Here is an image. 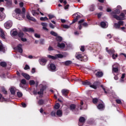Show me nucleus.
Masks as SVG:
<instances>
[{
	"label": "nucleus",
	"mask_w": 126,
	"mask_h": 126,
	"mask_svg": "<svg viewBox=\"0 0 126 126\" xmlns=\"http://www.w3.org/2000/svg\"><path fill=\"white\" fill-rule=\"evenodd\" d=\"M13 17L16 18L18 20H22L23 18H25V15H23L21 10L20 8H16L15 9L14 12L12 14Z\"/></svg>",
	"instance_id": "f257e3e1"
},
{
	"label": "nucleus",
	"mask_w": 126,
	"mask_h": 126,
	"mask_svg": "<svg viewBox=\"0 0 126 126\" xmlns=\"http://www.w3.org/2000/svg\"><path fill=\"white\" fill-rule=\"evenodd\" d=\"M77 81L81 82L83 85H89V86H90V87L91 88L97 89V83H94L93 85H91V83L87 80L82 81H81V79H78Z\"/></svg>",
	"instance_id": "f03ea898"
},
{
	"label": "nucleus",
	"mask_w": 126,
	"mask_h": 126,
	"mask_svg": "<svg viewBox=\"0 0 126 126\" xmlns=\"http://www.w3.org/2000/svg\"><path fill=\"white\" fill-rule=\"evenodd\" d=\"M123 11L124 13L122 12L120 16L117 15H114V13H112V15L113 16L114 18H115L117 20H125V17H126V10H124Z\"/></svg>",
	"instance_id": "7ed1b4c3"
},
{
	"label": "nucleus",
	"mask_w": 126,
	"mask_h": 126,
	"mask_svg": "<svg viewBox=\"0 0 126 126\" xmlns=\"http://www.w3.org/2000/svg\"><path fill=\"white\" fill-rule=\"evenodd\" d=\"M106 51L109 54V55H112L113 60H116V59L118 58V54H115V50L113 49L109 50V48L106 47Z\"/></svg>",
	"instance_id": "20e7f679"
},
{
	"label": "nucleus",
	"mask_w": 126,
	"mask_h": 126,
	"mask_svg": "<svg viewBox=\"0 0 126 126\" xmlns=\"http://www.w3.org/2000/svg\"><path fill=\"white\" fill-rule=\"evenodd\" d=\"M74 16V20L72 21V23H75V22H76L78 19H80V18H81V16H80V13L77 12L76 13H75L73 15Z\"/></svg>",
	"instance_id": "39448f33"
},
{
	"label": "nucleus",
	"mask_w": 126,
	"mask_h": 126,
	"mask_svg": "<svg viewBox=\"0 0 126 126\" xmlns=\"http://www.w3.org/2000/svg\"><path fill=\"white\" fill-rule=\"evenodd\" d=\"M4 26L6 29H9L12 26V21L9 20L4 24Z\"/></svg>",
	"instance_id": "423d86ee"
},
{
	"label": "nucleus",
	"mask_w": 126,
	"mask_h": 126,
	"mask_svg": "<svg viewBox=\"0 0 126 126\" xmlns=\"http://www.w3.org/2000/svg\"><path fill=\"white\" fill-rule=\"evenodd\" d=\"M14 50H16V51H17V52H19L20 54H22L23 52V50L22 49V44H18L17 47L14 48Z\"/></svg>",
	"instance_id": "0eeeda50"
},
{
	"label": "nucleus",
	"mask_w": 126,
	"mask_h": 126,
	"mask_svg": "<svg viewBox=\"0 0 126 126\" xmlns=\"http://www.w3.org/2000/svg\"><path fill=\"white\" fill-rule=\"evenodd\" d=\"M121 9H122V7L120 5L117 6V9H115L114 12H112V13H114V15H117L116 14H120L121 13Z\"/></svg>",
	"instance_id": "6e6552de"
},
{
	"label": "nucleus",
	"mask_w": 126,
	"mask_h": 126,
	"mask_svg": "<svg viewBox=\"0 0 126 126\" xmlns=\"http://www.w3.org/2000/svg\"><path fill=\"white\" fill-rule=\"evenodd\" d=\"M56 65H55V64L54 63H51L48 67V69L49 70H50V71H56Z\"/></svg>",
	"instance_id": "1a4fd4ad"
},
{
	"label": "nucleus",
	"mask_w": 126,
	"mask_h": 126,
	"mask_svg": "<svg viewBox=\"0 0 126 126\" xmlns=\"http://www.w3.org/2000/svg\"><path fill=\"white\" fill-rule=\"evenodd\" d=\"M85 123V118L83 117H81L79 120L78 126H83V124Z\"/></svg>",
	"instance_id": "9d476101"
},
{
	"label": "nucleus",
	"mask_w": 126,
	"mask_h": 126,
	"mask_svg": "<svg viewBox=\"0 0 126 126\" xmlns=\"http://www.w3.org/2000/svg\"><path fill=\"white\" fill-rule=\"evenodd\" d=\"M39 63L41 65H45L46 63H47V59L45 58L39 59Z\"/></svg>",
	"instance_id": "9b49d317"
},
{
	"label": "nucleus",
	"mask_w": 126,
	"mask_h": 126,
	"mask_svg": "<svg viewBox=\"0 0 126 126\" xmlns=\"http://www.w3.org/2000/svg\"><path fill=\"white\" fill-rule=\"evenodd\" d=\"M94 73L97 77H102L103 76V72L98 70H94Z\"/></svg>",
	"instance_id": "f8f14e48"
},
{
	"label": "nucleus",
	"mask_w": 126,
	"mask_h": 126,
	"mask_svg": "<svg viewBox=\"0 0 126 126\" xmlns=\"http://www.w3.org/2000/svg\"><path fill=\"white\" fill-rule=\"evenodd\" d=\"M83 54L81 53V52H77L76 54V58L77 59V60H81L82 59L83 57Z\"/></svg>",
	"instance_id": "ddd939ff"
},
{
	"label": "nucleus",
	"mask_w": 126,
	"mask_h": 126,
	"mask_svg": "<svg viewBox=\"0 0 126 126\" xmlns=\"http://www.w3.org/2000/svg\"><path fill=\"white\" fill-rule=\"evenodd\" d=\"M113 72H118L119 69H118V64H115L112 66Z\"/></svg>",
	"instance_id": "4468645a"
},
{
	"label": "nucleus",
	"mask_w": 126,
	"mask_h": 126,
	"mask_svg": "<svg viewBox=\"0 0 126 126\" xmlns=\"http://www.w3.org/2000/svg\"><path fill=\"white\" fill-rule=\"evenodd\" d=\"M41 25L43 26L42 29H43V30H45V31H49V30L47 28V27H48V23H41Z\"/></svg>",
	"instance_id": "2eb2a0df"
},
{
	"label": "nucleus",
	"mask_w": 126,
	"mask_h": 126,
	"mask_svg": "<svg viewBox=\"0 0 126 126\" xmlns=\"http://www.w3.org/2000/svg\"><path fill=\"white\" fill-rule=\"evenodd\" d=\"M67 55H68L67 53H64L63 55L59 54H57V55H56L55 56L56 57V59L57 58H60V59H62V58H63V57H66V56H67Z\"/></svg>",
	"instance_id": "dca6fc26"
},
{
	"label": "nucleus",
	"mask_w": 126,
	"mask_h": 126,
	"mask_svg": "<svg viewBox=\"0 0 126 126\" xmlns=\"http://www.w3.org/2000/svg\"><path fill=\"white\" fill-rule=\"evenodd\" d=\"M22 30L24 32H34V30L32 28H25Z\"/></svg>",
	"instance_id": "f3484780"
},
{
	"label": "nucleus",
	"mask_w": 126,
	"mask_h": 126,
	"mask_svg": "<svg viewBox=\"0 0 126 126\" xmlns=\"http://www.w3.org/2000/svg\"><path fill=\"white\" fill-rule=\"evenodd\" d=\"M26 17L29 20H31L32 21L36 22V19L31 16H30V14L29 13H27L26 15Z\"/></svg>",
	"instance_id": "a211bd4d"
},
{
	"label": "nucleus",
	"mask_w": 126,
	"mask_h": 126,
	"mask_svg": "<svg viewBox=\"0 0 126 126\" xmlns=\"http://www.w3.org/2000/svg\"><path fill=\"white\" fill-rule=\"evenodd\" d=\"M100 26H101L102 28H107V27H108V23L105 22H101L100 23Z\"/></svg>",
	"instance_id": "6ab92c4d"
},
{
	"label": "nucleus",
	"mask_w": 126,
	"mask_h": 126,
	"mask_svg": "<svg viewBox=\"0 0 126 126\" xmlns=\"http://www.w3.org/2000/svg\"><path fill=\"white\" fill-rule=\"evenodd\" d=\"M97 109H98V110H104V109H105V105L103 103H99L97 105Z\"/></svg>",
	"instance_id": "aec40b11"
},
{
	"label": "nucleus",
	"mask_w": 126,
	"mask_h": 126,
	"mask_svg": "<svg viewBox=\"0 0 126 126\" xmlns=\"http://www.w3.org/2000/svg\"><path fill=\"white\" fill-rule=\"evenodd\" d=\"M62 93L63 96H65V97H67V94L68 93V90L63 89L62 91Z\"/></svg>",
	"instance_id": "412c9836"
},
{
	"label": "nucleus",
	"mask_w": 126,
	"mask_h": 126,
	"mask_svg": "<svg viewBox=\"0 0 126 126\" xmlns=\"http://www.w3.org/2000/svg\"><path fill=\"white\" fill-rule=\"evenodd\" d=\"M0 37H1V38L5 39V35L4 34V32L1 29H0Z\"/></svg>",
	"instance_id": "4be33fe9"
},
{
	"label": "nucleus",
	"mask_w": 126,
	"mask_h": 126,
	"mask_svg": "<svg viewBox=\"0 0 126 126\" xmlns=\"http://www.w3.org/2000/svg\"><path fill=\"white\" fill-rule=\"evenodd\" d=\"M10 91L11 94L14 95L15 94V91H16V89L14 87H12L10 89Z\"/></svg>",
	"instance_id": "5701e85b"
},
{
	"label": "nucleus",
	"mask_w": 126,
	"mask_h": 126,
	"mask_svg": "<svg viewBox=\"0 0 126 126\" xmlns=\"http://www.w3.org/2000/svg\"><path fill=\"white\" fill-rule=\"evenodd\" d=\"M57 46L58 47H59V48H60L61 49H64V47H65V44L63 43H58Z\"/></svg>",
	"instance_id": "b1692460"
},
{
	"label": "nucleus",
	"mask_w": 126,
	"mask_h": 126,
	"mask_svg": "<svg viewBox=\"0 0 126 126\" xmlns=\"http://www.w3.org/2000/svg\"><path fill=\"white\" fill-rule=\"evenodd\" d=\"M7 6H11L12 5V1L11 0H5Z\"/></svg>",
	"instance_id": "393cba45"
},
{
	"label": "nucleus",
	"mask_w": 126,
	"mask_h": 126,
	"mask_svg": "<svg viewBox=\"0 0 126 126\" xmlns=\"http://www.w3.org/2000/svg\"><path fill=\"white\" fill-rule=\"evenodd\" d=\"M56 115L58 117H62V116H63V111L62 110H60V109L57 110V111L56 112Z\"/></svg>",
	"instance_id": "a878e982"
},
{
	"label": "nucleus",
	"mask_w": 126,
	"mask_h": 126,
	"mask_svg": "<svg viewBox=\"0 0 126 126\" xmlns=\"http://www.w3.org/2000/svg\"><path fill=\"white\" fill-rule=\"evenodd\" d=\"M22 75L27 79V80H29L30 79V76L26 73H22Z\"/></svg>",
	"instance_id": "bb28decb"
},
{
	"label": "nucleus",
	"mask_w": 126,
	"mask_h": 126,
	"mask_svg": "<svg viewBox=\"0 0 126 126\" xmlns=\"http://www.w3.org/2000/svg\"><path fill=\"white\" fill-rule=\"evenodd\" d=\"M0 52H2L3 53L5 52V47H3L2 44L0 45Z\"/></svg>",
	"instance_id": "cd10ccee"
},
{
	"label": "nucleus",
	"mask_w": 126,
	"mask_h": 126,
	"mask_svg": "<svg viewBox=\"0 0 126 126\" xmlns=\"http://www.w3.org/2000/svg\"><path fill=\"white\" fill-rule=\"evenodd\" d=\"M10 33L11 35H13V36H16L18 34L17 31H11Z\"/></svg>",
	"instance_id": "c85d7f7f"
},
{
	"label": "nucleus",
	"mask_w": 126,
	"mask_h": 126,
	"mask_svg": "<svg viewBox=\"0 0 126 126\" xmlns=\"http://www.w3.org/2000/svg\"><path fill=\"white\" fill-rule=\"evenodd\" d=\"M114 27L116 29H119V28H120L121 26H120V24H119V23H114Z\"/></svg>",
	"instance_id": "c756f323"
},
{
	"label": "nucleus",
	"mask_w": 126,
	"mask_h": 126,
	"mask_svg": "<svg viewBox=\"0 0 126 126\" xmlns=\"http://www.w3.org/2000/svg\"><path fill=\"white\" fill-rule=\"evenodd\" d=\"M17 96L18 98H21L22 96H23V94L21 93V92H17Z\"/></svg>",
	"instance_id": "7c9ffc66"
},
{
	"label": "nucleus",
	"mask_w": 126,
	"mask_h": 126,
	"mask_svg": "<svg viewBox=\"0 0 126 126\" xmlns=\"http://www.w3.org/2000/svg\"><path fill=\"white\" fill-rule=\"evenodd\" d=\"M32 15H33V16H35V15H39V13L37 12V11H36L35 10H32Z\"/></svg>",
	"instance_id": "2f4dec72"
},
{
	"label": "nucleus",
	"mask_w": 126,
	"mask_h": 126,
	"mask_svg": "<svg viewBox=\"0 0 126 126\" xmlns=\"http://www.w3.org/2000/svg\"><path fill=\"white\" fill-rule=\"evenodd\" d=\"M90 11H94L95 10V5L94 4H92L90 6Z\"/></svg>",
	"instance_id": "473e14b6"
},
{
	"label": "nucleus",
	"mask_w": 126,
	"mask_h": 126,
	"mask_svg": "<svg viewBox=\"0 0 126 126\" xmlns=\"http://www.w3.org/2000/svg\"><path fill=\"white\" fill-rule=\"evenodd\" d=\"M47 58H49V59H51L52 60H57V57H56V55L55 56L52 55H47Z\"/></svg>",
	"instance_id": "72a5a7b5"
},
{
	"label": "nucleus",
	"mask_w": 126,
	"mask_h": 126,
	"mask_svg": "<svg viewBox=\"0 0 126 126\" xmlns=\"http://www.w3.org/2000/svg\"><path fill=\"white\" fill-rule=\"evenodd\" d=\"M4 101H6V99L2 96V94H0V102H4Z\"/></svg>",
	"instance_id": "f704fd0d"
},
{
	"label": "nucleus",
	"mask_w": 126,
	"mask_h": 126,
	"mask_svg": "<svg viewBox=\"0 0 126 126\" xmlns=\"http://www.w3.org/2000/svg\"><path fill=\"white\" fill-rule=\"evenodd\" d=\"M18 37H19V38H23V36H24V33L20 32L18 33Z\"/></svg>",
	"instance_id": "c9c22d12"
},
{
	"label": "nucleus",
	"mask_w": 126,
	"mask_h": 126,
	"mask_svg": "<svg viewBox=\"0 0 126 126\" xmlns=\"http://www.w3.org/2000/svg\"><path fill=\"white\" fill-rule=\"evenodd\" d=\"M0 65L1 66H2L3 67H5V66H6V63H5L4 62H1L0 63Z\"/></svg>",
	"instance_id": "e433bc0d"
},
{
	"label": "nucleus",
	"mask_w": 126,
	"mask_h": 126,
	"mask_svg": "<svg viewBox=\"0 0 126 126\" xmlns=\"http://www.w3.org/2000/svg\"><path fill=\"white\" fill-rule=\"evenodd\" d=\"M82 59L84 61V62H87V61L88 60V58H87V56L86 55L83 56Z\"/></svg>",
	"instance_id": "4c0bfd02"
},
{
	"label": "nucleus",
	"mask_w": 126,
	"mask_h": 126,
	"mask_svg": "<svg viewBox=\"0 0 126 126\" xmlns=\"http://www.w3.org/2000/svg\"><path fill=\"white\" fill-rule=\"evenodd\" d=\"M38 105H39V106H41V105H43L44 104V100L40 99L38 101Z\"/></svg>",
	"instance_id": "58836bf2"
},
{
	"label": "nucleus",
	"mask_w": 126,
	"mask_h": 126,
	"mask_svg": "<svg viewBox=\"0 0 126 126\" xmlns=\"http://www.w3.org/2000/svg\"><path fill=\"white\" fill-rule=\"evenodd\" d=\"M5 18V14H3L2 16L0 15V21H2Z\"/></svg>",
	"instance_id": "ea45409f"
},
{
	"label": "nucleus",
	"mask_w": 126,
	"mask_h": 126,
	"mask_svg": "<svg viewBox=\"0 0 126 126\" xmlns=\"http://www.w3.org/2000/svg\"><path fill=\"white\" fill-rule=\"evenodd\" d=\"M56 40L59 41V42H61L63 41V37L60 36H58L56 37Z\"/></svg>",
	"instance_id": "a19ab883"
},
{
	"label": "nucleus",
	"mask_w": 126,
	"mask_h": 126,
	"mask_svg": "<svg viewBox=\"0 0 126 126\" xmlns=\"http://www.w3.org/2000/svg\"><path fill=\"white\" fill-rule=\"evenodd\" d=\"M50 34H51V35H52L53 36H55V37L58 36V33H57L56 32H55L54 31H51L50 32Z\"/></svg>",
	"instance_id": "79ce46f5"
},
{
	"label": "nucleus",
	"mask_w": 126,
	"mask_h": 126,
	"mask_svg": "<svg viewBox=\"0 0 126 126\" xmlns=\"http://www.w3.org/2000/svg\"><path fill=\"white\" fill-rule=\"evenodd\" d=\"M101 88H102V89L104 91V93H105V94H108V93H110L109 91L107 90V92L106 91V89L105 88H104V86H103V85L101 86Z\"/></svg>",
	"instance_id": "37998d69"
},
{
	"label": "nucleus",
	"mask_w": 126,
	"mask_h": 126,
	"mask_svg": "<svg viewBox=\"0 0 126 126\" xmlns=\"http://www.w3.org/2000/svg\"><path fill=\"white\" fill-rule=\"evenodd\" d=\"M71 63H72V62L70 61H67L64 62V64L66 65H69V64H71Z\"/></svg>",
	"instance_id": "c03bdc74"
},
{
	"label": "nucleus",
	"mask_w": 126,
	"mask_h": 126,
	"mask_svg": "<svg viewBox=\"0 0 126 126\" xmlns=\"http://www.w3.org/2000/svg\"><path fill=\"white\" fill-rule=\"evenodd\" d=\"M40 19L41 21H45V20H48V17H40Z\"/></svg>",
	"instance_id": "a18cd8bd"
},
{
	"label": "nucleus",
	"mask_w": 126,
	"mask_h": 126,
	"mask_svg": "<svg viewBox=\"0 0 126 126\" xmlns=\"http://www.w3.org/2000/svg\"><path fill=\"white\" fill-rule=\"evenodd\" d=\"M44 93V89H41L39 92H37V94L38 95H41V94H43Z\"/></svg>",
	"instance_id": "49530a36"
},
{
	"label": "nucleus",
	"mask_w": 126,
	"mask_h": 126,
	"mask_svg": "<svg viewBox=\"0 0 126 126\" xmlns=\"http://www.w3.org/2000/svg\"><path fill=\"white\" fill-rule=\"evenodd\" d=\"M55 109L56 110H58V109H60V104L59 103H56L54 106Z\"/></svg>",
	"instance_id": "de8ad7c7"
},
{
	"label": "nucleus",
	"mask_w": 126,
	"mask_h": 126,
	"mask_svg": "<svg viewBox=\"0 0 126 126\" xmlns=\"http://www.w3.org/2000/svg\"><path fill=\"white\" fill-rule=\"evenodd\" d=\"M70 110H74V109H75V105H74V104L70 105Z\"/></svg>",
	"instance_id": "09e8293b"
},
{
	"label": "nucleus",
	"mask_w": 126,
	"mask_h": 126,
	"mask_svg": "<svg viewBox=\"0 0 126 126\" xmlns=\"http://www.w3.org/2000/svg\"><path fill=\"white\" fill-rule=\"evenodd\" d=\"M21 84H26V80L25 79H22L21 81Z\"/></svg>",
	"instance_id": "8fccbe9b"
},
{
	"label": "nucleus",
	"mask_w": 126,
	"mask_h": 126,
	"mask_svg": "<svg viewBox=\"0 0 126 126\" xmlns=\"http://www.w3.org/2000/svg\"><path fill=\"white\" fill-rule=\"evenodd\" d=\"M93 102L94 104H97V103H98V99L94 98L93 100Z\"/></svg>",
	"instance_id": "3c124183"
},
{
	"label": "nucleus",
	"mask_w": 126,
	"mask_h": 126,
	"mask_svg": "<svg viewBox=\"0 0 126 126\" xmlns=\"http://www.w3.org/2000/svg\"><path fill=\"white\" fill-rule=\"evenodd\" d=\"M25 11H26V9H25V7H23L22 12V14H23V15H25Z\"/></svg>",
	"instance_id": "603ef678"
},
{
	"label": "nucleus",
	"mask_w": 126,
	"mask_h": 126,
	"mask_svg": "<svg viewBox=\"0 0 126 126\" xmlns=\"http://www.w3.org/2000/svg\"><path fill=\"white\" fill-rule=\"evenodd\" d=\"M30 85H34V84H35V81L33 80H30Z\"/></svg>",
	"instance_id": "864d4df0"
},
{
	"label": "nucleus",
	"mask_w": 126,
	"mask_h": 126,
	"mask_svg": "<svg viewBox=\"0 0 126 126\" xmlns=\"http://www.w3.org/2000/svg\"><path fill=\"white\" fill-rule=\"evenodd\" d=\"M118 24H119L120 26H124V21H119Z\"/></svg>",
	"instance_id": "5fc2aeb1"
},
{
	"label": "nucleus",
	"mask_w": 126,
	"mask_h": 126,
	"mask_svg": "<svg viewBox=\"0 0 126 126\" xmlns=\"http://www.w3.org/2000/svg\"><path fill=\"white\" fill-rule=\"evenodd\" d=\"M49 27L51 28L52 29H55V26L53 25L52 23L49 24Z\"/></svg>",
	"instance_id": "6e6d98bb"
},
{
	"label": "nucleus",
	"mask_w": 126,
	"mask_h": 126,
	"mask_svg": "<svg viewBox=\"0 0 126 126\" xmlns=\"http://www.w3.org/2000/svg\"><path fill=\"white\" fill-rule=\"evenodd\" d=\"M70 26L67 25H64L63 26V28H65V29H68L69 28H70Z\"/></svg>",
	"instance_id": "4d7b16f0"
},
{
	"label": "nucleus",
	"mask_w": 126,
	"mask_h": 126,
	"mask_svg": "<svg viewBox=\"0 0 126 126\" xmlns=\"http://www.w3.org/2000/svg\"><path fill=\"white\" fill-rule=\"evenodd\" d=\"M34 36L35 37V38H38V39L41 37V36L40 35V34H38V33H35Z\"/></svg>",
	"instance_id": "13d9d810"
},
{
	"label": "nucleus",
	"mask_w": 126,
	"mask_h": 126,
	"mask_svg": "<svg viewBox=\"0 0 126 126\" xmlns=\"http://www.w3.org/2000/svg\"><path fill=\"white\" fill-rule=\"evenodd\" d=\"M116 102L117 104H122V101L121 99H116Z\"/></svg>",
	"instance_id": "bf43d9fd"
},
{
	"label": "nucleus",
	"mask_w": 126,
	"mask_h": 126,
	"mask_svg": "<svg viewBox=\"0 0 126 126\" xmlns=\"http://www.w3.org/2000/svg\"><path fill=\"white\" fill-rule=\"evenodd\" d=\"M30 69V67L29 66V65L26 64L25 67H24V69H25L26 70H27V69Z\"/></svg>",
	"instance_id": "052dcab7"
},
{
	"label": "nucleus",
	"mask_w": 126,
	"mask_h": 126,
	"mask_svg": "<svg viewBox=\"0 0 126 126\" xmlns=\"http://www.w3.org/2000/svg\"><path fill=\"white\" fill-rule=\"evenodd\" d=\"M24 5V3L23 2H21L19 3L20 7H23Z\"/></svg>",
	"instance_id": "680f3d73"
},
{
	"label": "nucleus",
	"mask_w": 126,
	"mask_h": 126,
	"mask_svg": "<svg viewBox=\"0 0 126 126\" xmlns=\"http://www.w3.org/2000/svg\"><path fill=\"white\" fill-rule=\"evenodd\" d=\"M44 43H45V40L42 39L40 40V44L41 45H44Z\"/></svg>",
	"instance_id": "e2e57ef3"
},
{
	"label": "nucleus",
	"mask_w": 126,
	"mask_h": 126,
	"mask_svg": "<svg viewBox=\"0 0 126 126\" xmlns=\"http://www.w3.org/2000/svg\"><path fill=\"white\" fill-rule=\"evenodd\" d=\"M51 114V116H52V117L56 116V111H52Z\"/></svg>",
	"instance_id": "0e129e2a"
},
{
	"label": "nucleus",
	"mask_w": 126,
	"mask_h": 126,
	"mask_svg": "<svg viewBox=\"0 0 126 126\" xmlns=\"http://www.w3.org/2000/svg\"><path fill=\"white\" fill-rule=\"evenodd\" d=\"M20 87H21V88H25V85L23 84H20Z\"/></svg>",
	"instance_id": "69168bd1"
},
{
	"label": "nucleus",
	"mask_w": 126,
	"mask_h": 126,
	"mask_svg": "<svg viewBox=\"0 0 126 126\" xmlns=\"http://www.w3.org/2000/svg\"><path fill=\"white\" fill-rule=\"evenodd\" d=\"M82 25L84 27H88V24L87 23H83Z\"/></svg>",
	"instance_id": "338daca9"
},
{
	"label": "nucleus",
	"mask_w": 126,
	"mask_h": 126,
	"mask_svg": "<svg viewBox=\"0 0 126 126\" xmlns=\"http://www.w3.org/2000/svg\"><path fill=\"white\" fill-rule=\"evenodd\" d=\"M49 19H52V18H54L55 16H54V15H48Z\"/></svg>",
	"instance_id": "774afa93"
}]
</instances>
